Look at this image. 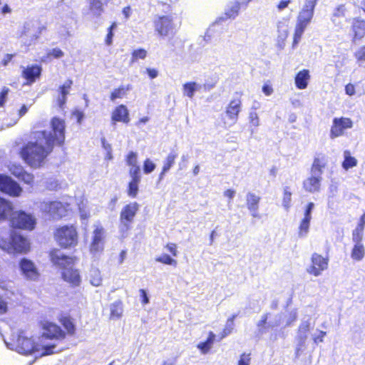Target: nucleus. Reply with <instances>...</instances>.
<instances>
[{
    "label": "nucleus",
    "instance_id": "41",
    "mask_svg": "<svg viewBox=\"0 0 365 365\" xmlns=\"http://www.w3.org/2000/svg\"><path fill=\"white\" fill-rule=\"evenodd\" d=\"M155 260L157 262H160L163 264L171 265L173 267H176L178 264V262L176 259L165 254L158 256L157 257H155Z\"/></svg>",
    "mask_w": 365,
    "mask_h": 365
},
{
    "label": "nucleus",
    "instance_id": "27",
    "mask_svg": "<svg viewBox=\"0 0 365 365\" xmlns=\"http://www.w3.org/2000/svg\"><path fill=\"white\" fill-rule=\"evenodd\" d=\"M13 210L11 202L0 197V221L10 217Z\"/></svg>",
    "mask_w": 365,
    "mask_h": 365
},
{
    "label": "nucleus",
    "instance_id": "16",
    "mask_svg": "<svg viewBox=\"0 0 365 365\" xmlns=\"http://www.w3.org/2000/svg\"><path fill=\"white\" fill-rule=\"evenodd\" d=\"M58 321L62 326L66 338L73 336L76 334L77 327L75 319L71 314L66 313H61L58 317Z\"/></svg>",
    "mask_w": 365,
    "mask_h": 365
},
{
    "label": "nucleus",
    "instance_id": "24",
    "mask_svg": "<svg viewBox=\"0 0 365 365\" xmlns=\"http://www.w3.org/2000/svg\"><path fill=\"white\" fill-rule=\"evenodd\" d=\"M11 173L19 180L26 184L33 185L34 182V176L31 173L24 170V168L20 165L15 166L14 168L11 170Z\"/></svg>",
    "mask_w": 365,
    "mask_h": 365
},
{
    "label": "nucleus",
    "instance_id": "52",
    "mask_svg": "<svg viewBox=\"0 0 365 365\" xmlns=\"http://www.w3.org/2000/svg\"><path fill=\"white\" fill-rule=\"evenodd\" d=\"M262 90L263 93L267 96L272 95L274 92L273 88L269 81H267L266 83H264Z\"/></svg>",
    "mask_w": 365,
    "mask_h": 365
},
{
    "label": "nucleus",
    "instance_id": "62",
    "mask_svg": "<svg viewBox=\"0 0 365 365\" xmlns=\"http://www.w3.org/2000/svg\"><path fill=\"white\" fill-rule=\"evenodd\" d=\"M345 91H346V93L349 96L354 95L355 93V88H354V85H352L351 83H349L348 85H346L345 87Z\"/></svg>",
    "mask_w": 365,
    "mask_h": 365
},
{
    "label": "nucleus",
    "instance_id": "36",
    "mask_svg": "<svg viewBox=\"0 0 365 365\" xmlns=\"http://www.w3.org/2000/svg\"><path fill=\"white\" fill-rule=\"evenodd\" d=\"M365 254L364 247L362 243H354V246L351 251L352 259L356 261H361Z\"/></svg>",
    "mask_w": 365,
    "mask_h": 365
},
{
    "label": "nucleus",
    "instance_id": "1",
    "mask_svg": "<svg viewBox=\"0 0 365 365\" xmlns=\"http://www.w3.org/2000/svg\"><path fill=\"white\" fill-rule=\"evenodd\" d=\"M51 128V130H32L30 138L33 140L24 144L19 152L22 160L31 168L43 167L48 162V157L53 152L54 145L62 146L64 144V121L56 117L53 118Z\"/></svg>",
    "mask_w": 365,
    "mask_h": 365
},
{
    "label": "nucleus",
    "instance_id": "11",
    "mask_svg": "<svg viewBox=\"0 0 365 365\" xmlns=\"http://www.w3.org/2000/svg\"><path fill=\"white\" fill-rule=\"evenodd\" d=\"M16 349L18 352L29 355L40 350V345L31 337L23 333L18 334L16 340Z\"/></svg>",
    "mask_w": 365,
    "mask_h": 365
},
{
    "label": "nucleus",
    "instance_id": "30",
    "mask_svg": "<svg viewBox=\"0 0 365 365\" xmlns=\"http://www.w3.org/2000/svg\"><path fill=\"white\" fill-rule=\"evenodd\" d=\"M132 86L130 84L126 86L121 85L115 88L110 94V99L112 101L118 98H123L127 94V92L131 89Z\"/></svg>",
    "mask_w": 365,
    "mask_h": 365
},
{
    "label": "nucleus",
    "instance_id": "7",
    "mask_svg": "<svg viewBox=\"0 0 365 365\" xmlns=\"http://www.w3.org/2000/svg\"><path fill=\"white\" fill-rule=\"evenodd\" d=\"M324 164L319 158H315L311 170V177L304 182V187L307 191L314 192L319 190L322 180V168Z\"/></svg>",
    "mask_w": 365,
    "mask_h": 365
},
{
    "label": "nucleus",
    "instance_id": "6",
    "mask_svg": "<svg viewBox=\"0 0 365 365\" xmlns=\"http://www.w3.org/2000/svg\"><path fill=\"white\" fill-rule=\"evenodd\" d=\"M9 221L12 227L20 230H32L36 225L34 216L22 210H13Z\"/></svg>",
    "mask_w": 365,
    "mask_h": 365
},
{
    "label": "nucleus",
    "instance_id": "50",
    "mask_svg": "<svg viewBox=\"0 0 365 365\" xmlns=\"http://www.w3.org/2000/svg\"><path fill=\"white\" fill-rule=\"evenodd\" d=\"M8 310V302L2 295H0V315L6 314Z\"/></svg>",
    "mask_w": 365,
    "mask_h": 365
},
{
    "label": "nucleus",
    "instance_id": "14",
    "mask_svg": "<svg viewBox=\"0 0 365 365\" xmlns=\"http://www.w3.org/2000/svg\"><path fill=\"white\" fill-rule=\"evenodd\" d=\"M314 207L315 205L312 202H309L305 206L303 214L304 216L298 227V237H305L307 236L309 231L310 221L312 220V212Z\"/></svg>",
    "mask_w": 365,
    "mask_h": 365
},
{
    "label": "nucleus",
    "instance_id": "25",
    "mask_svg": "<svg viewBox=\"0 0 365 365\" xmlns=\"http://www.w3.org/2000/svg\"><path fill=\"white\" fill-rule=\"evenodd\" d=\"M50 211L53 218L56 220H61L68 215L66 207L61 202H53L51 205Z\"/></svg>",
    "mask_w": 365,
    "mask_h": 365
},
{
    "label": "nucleus",
    "instance_id": "60",
    "mask_svg": "<svg viewBox=\"0 0 365 365\" xmlns=\"http://www.w3.org/2000/svg\"><path fill=\"white\" fill-rule=\"evenodd\" d=\"M146 73L151 79L156 78L158 75V72L155 68H148Z\"/></svg>",
    "mask_w": 365,
    "mask_h": 365
},
{
    "label": "nucleus",
    "instance_id": "34",
    "mask_svg": "<svg viewBox=\"0 0 365 365\" xmlns=\"http://www.w3.org/2000/svg\"><path fill=\"white\" fill-rule=\"evenodd\" d=\"M310 75L309 70L304 69L298 72V89H304L307 87Z\"/></svg>",
    "mask_w": 365,
    "mask_h": 365
},
{
    "label": "nucleus",
    "instance_id": "31",
    "mask_svg": "<svg viewBox=\"0 0 365 365\" xmlns=\"http://www.w3.org/2000/svg\"><path fill=\"white\" fill-rule=\"evenodd\" d=\"M178 158V154L175 152L169 153L164 162L162 171L160 173V179L163 178V175L167 173L170 168L175 164V159Z\"/></svg>",
    "mask_w": 365,
    "mask_h": 365
},
{
    "label": "nucleus",
    "instance_id": "2",
    "mask_svg": "<svg viewBox=\"0 0 365 365\" xmlns=\"http://www.w3.org/2000/svg\"><path fill=\"white\" fill-rule=\"evenodd\" d=\"M53 236L56 244L63 250L74 249L79 242L78 229L73 224L56 227Z\"/></svg>",
    "mask_w": 365,
    "mask_h": 365
},
{
    "label": "nucleus",
    "instance_id": "40",
    "mask_svg": "<svg viewBox=\"0 0 365 365\" xmlns=\"http://www.w3.org/2000/svg\"><path fill=\"white\" fill-rule=\"evenodd\" d=\"M147 56V51L144 48L133 50L131 53L130 64H133L139 59H145Z\"/></svg>",
    "mask_w": 365,
    "mask_h": 365
},
{
    "label": "nucleus",
    "instance_id": "48",
    "mask_svg": "<svg viewBox=\"0 0 365 365\" xmlns=\"http://www.w3.org/2000/svg\"><path fill=\"white\" fill-rule=\"evenodd\" d=\"M63 52L59 48H54L47 53V56L48 58H59L63 56Z\"/></svg>",
    "mask_w": 365,
    "mask_h": 365
},
{
    "label": "nucleus",
    "instance_id": "29",
    "mask_svg": "<svg viewBox=\"0 0 365 365\" xmlns=\"http://www.w3.org/2000/svg\"><path fill=\"white\" fill-rule=\"evenodd\" d=\"M215 340V334L212 331L208 333V336L205 341L200 342L197 344V348L201 351L202 354H207L214 341Z\"/></svg>",
    "mask_w": 365,
    "mask_h": 365
},
{
    "label": "nucleus",
    "instance_id": "20",
    "mask_svg": "<svg viewBox=\"0 0 365 365\" xmlns=\"http://www.w3.org/2000/svg\"><path fill=\"white\" fill-rule=\"evenodd\" d=\"M72 85L73 81L71 79H67L61 86H59L58 90L59 96L56 99V106L59 108L63 109L66 102L67 96L69 93Z\"/></svg>",
    "mask_w": 365,
    "mask_h": 365
},
{
    "label": "nucleus",
    "instance_id": "43",
    "mask_svg": "<svg viewBox=\"0 0 365 365\" xmlns=\"http://www.w3.org/2000/svg\"><path fill=\"white\" fill-rule=\"evenodd\" d=\"M269 314H264L262 316L261 319L258 322L257 326L258 327L259 332L264 334L267 331V322L268 319Z\"/></svg>",
    "mask_w": 365,
    "mask_h": 365
},
{
    "label": "nucleus",
    "instance_id": "12",
    "mask_svg": "<svg viewBox=\"0 0 365 365\" xmlns=\"http://www.w3.org/2000/svg\"><path fill=\"white\" fill-rule=\"evenodd\" d=\"M0 191L11 197H19L22 192V188L11 178L0 175Z\"/></svg>",
    "mask_w": 365,
    "mask_h": 365
},
{
    "label": "nucleus",
    "instance_id": "10",
    "mask_svg": "<svg viewBox=\"0 0 365 365\" xmlns=\"http://www.w3.org/2000/svg\"><path fill=\"white\" fill-rule=\"evenodd\" d=\"M0 247L4 250L12 248L18 253L25 254L30 250V243L28 240L18 234L11 235L10 242L0 240Z\"/></svg>",
    "mask_w": 365,
    "mask_h": 365
},
{
    "label": "nucleus",
    "instance_id": "21",
    "mask_svg": "<svg viewBox=\"0 0 365 365\" xmlns=\"http://www.w3.org/2000/svg\"><path fill=\"white\" fill-rule=\"evenodd\" d=\"M104 230L102 227L98 226L93 230V236L91 243V251L92 252H98L103 250Z\"/></svg>",
    "mask_w": 365,
    "mask_h": 365
},
{
    "label": "nucleus",
    "instance_id": "4",
    "mask_svg": "<svg viewBox=\"0 0 365 365\" xmlns=\"http://www.w3.org/2000/svg\"><path fill=\"white\" fill-rule=\"evenodd\" d=\"M139 208L140 205L137 202H129L122 207L119 216V228L121 232H127L132 228Z\"/></svg>",
    "mask_w": 365,
    "mask_h": 365
},
{
    "label": "nucleus",
    "instance_id": "39",
    "mask_svg": "<svg viewBox=\"0 0 365 365\" xmlns=\"http://www.w3.org/2000/svg\"><path fill=\"white\" fill-rule=\"evenodd\" d=\"M182 89H183V94L185 96H187L190 98H192V97L194 96L195 92L197 89V85L194 81L187 82L183 84Z\"/></svg>",
    "mask_w": 365,
    "mask_h": 365
},
{
    "label": "nucleus",
    "instance_id": "8",
    "mask_svg": "<svg viewBox=\"0 0 365 365\" xmlns=\"http://www.w3.org/2000/svg\"><path fill=\"white\" fill-rule=\"evenodd\" d=\"M48 257L53 266L63 270L68 267L73 266L78 260L77 257L68 255L56 247L51 248L48 251Z\"/></svg>",
    "mask_w": 365,
    "mask_h": 365
},
{
    "label": "nucleus",
    "instance_id": "56",
    "mask_svg": "<svg viewBox=\"0 0 365 365\" xmlns=\"http://www.w3.org/2000/svg\"><path fill=\"white\" fill-rule=\"evenodd\" d=\"M364 234L353 230L352 232V241L354 243H361L363 239Z\"/></svg>",
    "mask_w": 365,
    "mask_h": 365
},
{
    "label": "nucleus",
    "instance_id": "18",
    "mask_svg": "<svg viewBox=\"0 0 365 365\" xmlns=\"http://www.w3.org/2000/svg\"><path fill=\"white\" fill-rule=\"evenodd\" d=\"M334 125L331 129V136L336 138L341 135L343 131L346 128H351L352 126V122L349 118H340L334 119Z\"/></svg>",
    "mask_w": 365,
    "mask_h": 365
},
{
    "label": "nucleus",
    "instance_id": "13",
    "mask_svg": "<svg viewBox=\"0 0 365 365\" xmlns=\"http://www.w3.org/2000/svg\"><path fill=\"white\" fill-rule=\"evenodd\" d=\"M19 265L21 274L27 279L37 281L39 279L40 273L31 260L23 258L19 261Z\"/></svg>",
    "mask_w": 365,
    "mask_h": 365
},
{
    "label": "nucleus",
    "instance_id": "17",
    "mask_svg": "<svg viewBox=\"0 0 365 365\" xmlns=\"http://www.w3.org/2000/svg\"><path fill=\"white\" fill-rule=\"evenodd\" d=\"M41 71V66L32 64L24 68L21 72V76L26 79V84L31 85L40 78Z\"/></svg>",
    "mask_w": 365,
    "mask_h": 365
},
{
    "label": "nucleus",
    "instance_id": "26",
    "mask_svg": "<svg viewBox=\"0 0 365 365\" xmlns=\"http://www.w3.org/2000/svg\"><path fill=\"white\" fill-rule=\"evenodd\" d=\"M241 96L240 93H235V96L230 101L227 107V114H239L241 112L242 107Z\"/></svg>",
    "mask_w": 365,
    "mask_h": 365
},
{
    "label": "nucleus",
    "instance_id": "28",
    "mask_svg": "<svg viewBox=\"0 0 365 365\" xmlns=\"http://www.w3.org/2000/svg\"><path fill=\"white\" fill-rule=\"evenodd\" d=\"M88 9L96 17H99L104 12V6L107 2H103L101 0H88Z\"/></svg>",
    "mask_w": 365,
    "mask_h": 365
},
{
    "label": "nucleus",
    "instance_id": "63",
    "mask_svg": "<svg viewBox=\"0 0 365 365\" xmlns=\"http://www.w3.org/2000/svg\"><path fill=\"white\" fill-rule=\"evenodd\" d=\"M290 200H291V193L284 192V197H283L284 207H289V203Z\"/></svg>",
    "mask_w": 365,
    "mask_h": 365
},
{
    "label": "nucleus",
    "instance_id": "57",
    "mask_svg": "<svg viewBox=\"0 0 365 365\" xmlns=\"http://www.w3.org/2000/svg\"><path fill=\"white\" fill-rule=\"evenodd\" d=\"M140 301L143 304H147L149 303V298L147 295L146 291L143 289L139 290Z\"/></svg>",
    "mask_w": 365,
    "mask_h": 365
},
{
    "label": "nucleus",
    "instance_id": "38",
    "mask_svg": "<svg viewBox=\"0 0 365 365\" xmlns=\"http://www.w3.org/2000/svg\"><path fill=\"white\" fill-rule=\"evenodd\" d=\"M311 326H314V323L312 322L310 317H307L302 319L300 327L298 331L304 334L303 336H300V340H303L307 338V332L309 330Z\"/></svg>",
    "mask_w": 365,
    "mask_h": 365
},
{
    "label": "nucleus",
    "instance_id": "47",
    "mask_svg": "<svg viewBox=\"0 0 365 365\" xmlns=\"http://www.w3.org/2000/svg\"><path fill=\"white\" fill-rule=\"evenodd\" d=\"M10 92V89L8 87L4 86L0 91V107H4L5 105L6 100Z\"/></svg>",
    "mask_w": 365,
    "mask_h": 365
},
{
    "label": "nucleus",
    "instance_id": "59",
    "mask_svg": "<svg viewBox=\"0 0 365 365\" xmlns=\"http://www.w3.org/2000/svg\"><path fill=\"white\" fill-rule=\"evenodd\" d=\"M355 56L359 61H365V46L357 51L355 53Z\"/></svg>",
    "mask_w": 365,
    "mask_h": 365
},
{
    "label": "nucleus",
    "instance_id": "9",
    "mask_svg": "<svg viewBox=\"0 0 365 365\" xmlns=\"http://www.w3.org/2000/svg\"><path fill=\"white\" fill-rule=\"evenodd\" d=\"M318 0H305L302 11L298 15V39L310 23L314 9Z\"/></svg>",
    "mask_w": 365,
    "mask_h": 365
},
{
    "label": "nucleus",
    "instance_id": "55",
    "mask_svg": "<svg viewBox=\"0 0 365 365\" xmlns=\"http://www.w3.org/2000/svg\"><path fill=\"white\" fill-rule=\"evenodd\" d=\"M345 6L344 5L341 4L339 5L337 8L335 9L333 16L336 17H341L344 16L345 13Z\"/></svg>",
    "mask_w": 365,
    "mask_h": 365
},
{
    "label": "nucleus",
    "instance_id": "42",
    "mask_svg": "<svg viewBox=\"0 0 365 365\" xmlns=\"http://www.w3.org/2000/svg\"><path fill=\"white\" fill-rule=\"evenodd\" d=\"M90 282L95 287H98L102 283V277L101 272L98 269H93L90 274Z\"/></svg>",
    "mask_w": 365,
    "mask_h": 365
},
{
    "label": "nucleus",
    "instance_id": "22",
    "mask_svg": "<svg viewBox=\"0 0 365 365\" xmlns=\"http://www.w3.org/2000/svg\"><path fill=\"white\" fill-rule=\"evenodd\" d=\"M61 277L65 282L69 283L72 287L79 286L81 282L79 272L76 269L66 268L63 269Z\"/></svg>",
    "mask_w": 365,
    "mask_h": 365
},
{
    "label": "nucleus",
    "instance_id": "53",
    "mask_svg": "<svg viewBox=\"0 0 365 365\" xmlns=\"http://www.w3.org/2000/svg\"><path fill=\"white\" fill-rule=\"evenodd\" d=\"M55 345L54 344H50V345H46V346H43V351L41 353V356H47V355H51V354H53L54 353V348H55Z\"/></svg>",
    "mask_w": 365,
    "mask_h": 365
},
{
    "label": "nucleus",
    "instance_id": "37",
    "mask_svg": "<svg viewBox=\"0 0 365 365\" xmlns=\"http://www.w3.org/2000/svg\"><path fill=\"white\" fill-rule=\"evenodd\" d=\"M344 160L342 163V167L344 170H347L357 165V160L351 155L349 150L344 152Z\"/></svg>",
    "mask_w": 365,
    "mask_h": 365
},
{
    "label": "nucleus",
    "instance_id": "49",
    "mask_svg": "<svg viewBox=\"0 0 365 365\" xmlns=\"http://www.w3.org/2000/svg\"><path fill=\"white\" fill-rule=\"evenodd\" d=\"M250 354L243 353L240 356L237 365H250Z\"/></svg>",
    "mask_w": 365,
    "mask_h": 365
},
{
    "label": "nucleus",
    "instance_id": "45",
    "mask_svg": "<svg viewBox=\"0 0 365 365\" xmlns=\"http://www.w3.org/2000/svg\"><path fill=\"white\" fill-rule=\"evenodd\" d=\"M116 23L113 22L110 26L108 28V33L106 34V36L105 38V43L106 45L110 46L113 42V29L116 27Z\"/></svg>",
    "mask_w": 365,
    "mask_h": 365
},
{
    "label": "nucleus",
    "instance_id": "3",
    "mask_svg": "<svg viewBox=\"0 0 365 365\" xmlns=\"http://www.w3.org/2000/svg\"><path fill=\"white\" fill-rule=\"evenodd\" d=\"M165 6V11H170L169 14L158 15L153 21V26L155 33L160 37H165L175 33V26L174 24V15L172 14V6L165 3L163 4Z\"/></svg>",
    "mask_w": 365,
    "mask_h": 365
},
{
    "label": "nucleus",
    "instance_id": "51",
    "mask_svg": "<svg viewBox=\"0 0 365 365\" xmlns=\"http://www.w3.org/2000/svg\"><path fill=\"white\" fill-rule=\"evenodd\" d=\"M165 247L173 257H177L178 246L175 243H173V242L167 243L166 245L165 246Z\"/></svg>",
    "mask_w": 365,
    "mask_h": 365
},
{
    "label": "nucleus",
    "instance_id": "15",
    "mask_svg": "<svg viewBox=\"0 0 365 365\" xmlns=\"http://www.w3.org/2000/svg\"><path fill=\"white\" fill-rule=\"evenodd\" d=\"M328 267V259L314 253L312 256V265L307 268L308 273L315 277L321 275L322 272Z\"/></svg>",
    "mask_w": 365,
    "mask_h": 365
},
{
    "label": "nucleus",
    "instance_id": "19",
    "mask_svg": "<svg viewBox=\"0 0 365 365\" xmlns=\"http://www.w3.org/2000/svg\"><path fill=\"white\" fill-rule=\"evenodd\" d=\"M138 168L129 172L131 178L130 181L128 184L127 194L131 198L137 197L138 193V185L140 182V174H138Z\"/></svg>",
    "mask_w": 365,
    "mask_h": 365
},
{
    "label": "nucleus",
    "instance_id": "32",
    "mask_svg": "<svg viewBox=\"0 0 365 365\" xmlns=\"http://www.w3.org/2000/svg\"><path fill=\"white\" fill-rule=\"evenodd\" d=\"M126 164L130 167L129 172L138 168V174H140V168L138 165L137 155L133 151H130L125 157Z\"/></svg>",
    "mask_w": 365,
    "mask_h": 365
},
{
    "label": "nucleus",
    "instance_id": "46",
    "mask_svg": "<svg viewBox=\"0 0 365 365\" xmlns=\"http://www.w3.org/2000/svg\"><path fill=\"white\" fill-rule=\"evenodd\" d=\"M155 164L153 163L150 159L147 158L143 162V172L145 174L152 173L155 169Z\"/></svg>",
    "mask_w": 365,
    "mask_h": 365
},
{
    "label": "nucleus",
    "instance_id": "64",
    "mask_svg": "<svg viewBox=\"0 0 365 365\" xmlns=\"http://www.w3.org/2000/svg\"><path fill=\"white\" fill-rule=\"evenodd\" d=\"M232 330V327L231 326L226 327L225 329H223V330L222 331V332L220 334V339H223L225 336H227V335H229L230 334H231Z\"/></svg>",
    "mask_w": 365,
    "mask_h": 365
},
{
    "label": "nucleus",
    "instance_id": "35",
    "mask_svg": "<svg viewBox=\"0 0 365 365\" xmlns=\"http://www.w3.org/2000/svg\"><path fill=\"white\" fill-rule=\"evenodd\" d=\"M242 4L238 1L233 3L225 12V19H235L239 14Z\"/></svg>",
    "mask_w": 365,
    "mask_h": 365
},
{
    "label": "nucleus",
    "instance_id": "54",
    "mask_svg": "<svg viewBox=\"0 0 365 365\" xmlns=\"http://www.w3.org/2000/svg\"><path fill=\"white\" fill-rule=\"evenodd\" d=\"M129 120V115H112V121L113 123H115L118 121H122L125 123H128Z\"/></svg>",
    "mask_w": 365,
    "mask_h": 365
},
{
    "label": "nucleus",
    "instance_id": "61",
    "mask_svg": "<svg viewBox=\"0 0 365 365\" xmlns=\"http://www.w3.org/2000/svg\"><path fill=\"white\" fill-rule=\"evenodd\" d=\"M14 56V54H11V53L6 54L1 61L2 65L4 66H6L9 64V63L11 61Z\"/></svg>",
    "mask_w": 365,
    "mask_h": 365
},
{
    "label": "nucleus",
    "instance_id": "5",
    "mask_svg": "<svg viewBox=\"0 0 365 365\" xmlns=\"http://www.w3.org/2000/svg\"><path fill=\"white\" fill-rule=\"evenodd\" d=\"M39 327L41 330V337L44 339L62 341L66 339L62 327L53 322L41 320L39 322Z\"/></svg>",
    "mask_w": 365,
    "mask_h": 365
},
{
    "label": "nucleus",
    "instance_id": "58",
    "mask_svg": "<svg viewBox=\"0 0 365 365\" xmlns=\"http://www.w3.org/2000/svg\"><path fill=\"white\" fill-rule=\"evenodd\" d=\"M113 114H128V110L125 106L121 104L115 108Z\"/></svg>",
    "mask_w": 365,
    "mask_h": 365
},
{
    "label": "nucleus",
    "instance_id": "23",
    "mask_svg": "<svg viewBox=\"0 0 365 365\" xmlns=\"http://www.w3.org/2000/svg\"><path fill=\"white\" fill-rule=\"evenodd\" d=\"M260 200L261 197L259 196L252 192H248L246 195L247 207L250 211L252 217H260L257 212Z\"/></svg>",
    "mask_w": 365,
    "mask_h": 365
},
{
    "label": "nucleus",
    "instance_id": "33",
    "mask_svg": "<svg viewBox=\"0 0 365 365\" xmlns=\"http://www.w3.org/2000/svg\"><path fill=\"white\" fill-rule=\"evenodd\" d=\"M110 319H117L121 317L123 314V305L120 301L115 302L110 306Z\"/></svg>",
    "mask_w": 365,
    "mask_h": 365
},
{
    "label": "nucleus",
    "instance_id": "44",
    "mask_svg": "<svg viewBox=\"0 0 365 365\" xmlns=\"http://www.w3.org/2000/svg\"><path fill=\"white\" fill-rule=\"evenodd\" d=\"M354 30L356 33V36H362L365 31V21L357 20L354 23Z\"/></svg>",
    "mask_w": 365,
    "mask_h": 365
}]
</instances>
